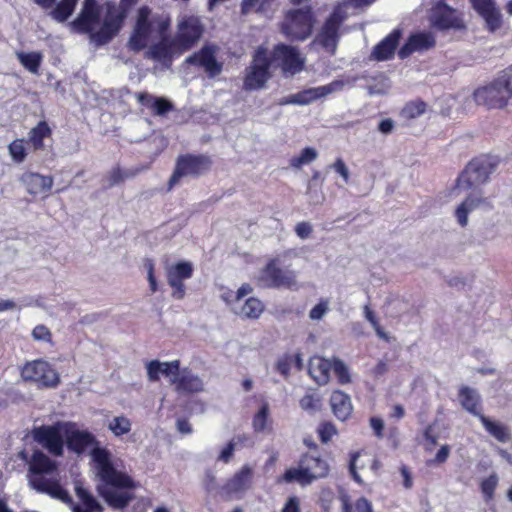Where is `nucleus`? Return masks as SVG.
I'll use <instances>...</instances> for the list:
<instances>
[{
	"instance_id": "052dcab7",
	"label": "nucleus",
	"mask_w": 512,
	"mask_h": 512,
	"mask_svg": "<svg viewBox=\"0 0 512 512\" xmlns=\"http://www.w3.org/2000/svg\"><path fill=\"white\" fill-rule=\"evenodd\" d=\"M235 446H236V443H235V441H234V439H233V440H231V441L227 444V446H226V447L221 451V453H220V455H219L218 459H219V460H221V461H223V462H226V463H227V462H229V461H230V459H231V457H232V455H233V452H234V450H235Z\"/></svg>"
},
{
	"instance_id": "13d9d810",
	"label": "nucleus",
	"mask_w": 512,
	"mask_h": 512,
	"mask_svg": "<svg viewBox=\"0 0 512 512\" xmlns=\"http://www.w3.org/2000/svg\"><path fill=\"white\" fill-rule=\"evenodd\" d=\"M295 233L301 239H307L312 233V226L308 222H299L295 226Z\"/></svg>"
},
{
	"instance_id": "603ef678",
	"label": "nucleus",
	"mask_w": 512,
	"mask_h": 512,
	"mask_svg": "<svg viewBox=\"0 0 512 512\" xmlns=\"http://www.w3.org/2000/svg\"><path fill=\"white\" fill-rule=\"evenodd\" d=\"M134 175L135 173L132 171H122L118 167L113 168L107 176L108 187L117 185L123 182L125 179L133 177Z\"/></svg>"
},
{
	"instance_id": "9d476101",
	"label": "nucleus",
	"mask_w": 512,
	"mask_h": 512,
	"mask_svg": "<svg viewBox=\"0 0 512 512\" xmlns=\"http://www.w3.org/2000/svg\"><path fill=\"white\" fill-rule=\"evenodd\" d=\"M201 19L194 15L183 16L178 20L177 31L173 37L183 53L194 47L204 33Z\"/></svg>"
},
{
	"instance_id": "f257e3e1",
	"label": "nucleus",
	"mask_w": 512,
	"mask_h": 512,
	"mask_svg": "<svg viewBox=\"0 0 512 512\" xmlns=\"http://www.w3.org/2000/svg\"><path fill=\"white\" fill-rule=\"evenodd\" d=\"M125 19L114 2L99 6L96 0H84L81 12L72 25L77 31L90 33L91 41L100 46L119 33Z\"/></svg>"
},
{
	"instance_id": "ddd939ff",
	"label": "nucleus",
	"mask_w": 512,
	"mask_h": 512,
	"mask_svg": "<svg viewBox=\"0 0 512 512\" xmlns=\"http://www.w3.org/2000/svg\"><path fill=\"white\" fill-rule=\"evenodd\" d=\"M270 61L267 56V50L259 47L253 57L250 67L244 80V87L248 90L260 89L270 78Z\"/></svg>"
},
{
	"instance_id": "8fccbe9b",
	"label": "nucleus",
	"mask_w": 512,
	"mask_h": 512,
	"mask_svg": "<svg viewBox=\"0 0 512 512\" xmlns=\"http://www.w3.org/2000/svg\"><path fill=\"white\" fill-rule=\"evenodd\" d=\"M498 485V476L496 474L490 475L488 478L482 480L480 484L481 492L484 494L486 501L493 498L494 491Z\"/></svg>"
},
{
	"instance_id": "4d7b16f0",
	"label": "nucleus",
	"mask_w": 512,
	"mask_h": 512,
	"mask_svg": "<svg viewBox=\"0 0 512 512\" xmlns=\"http://www.w3.org/2000/svg\"><path fill=\"white\" fill-rule=\"evenodd\" d=\"M32 336L37 341L50 342L52 335L50 330L44 325L36 326L32 331Z\"/></svg>"
},
{
	"instance_id": "aec40b11",
	"label": "nucleus",
	"mask_w": 512,
	"mask_h": 512,
	"mask_svg": "<svg viewBox=\"0 0 512 512\" xmlns=\"http://www.w3.org/2000/svg\"><path fill=\"white\" fill-rule=\"evenodd\" d=\"M474 10L484 19L487 28L495 31L502 26V14L495 0H469Z\"/></svg>"
},
{
	"instance_id": "e433bc0d",
	"label": "nucleus",
	"mask_w": 512,
	"mask_h": 512,
	"mask_svg": "<svg viewBox=\"0 0 512 512\" xmlns=\"http://www.w3.org/2000/svg\"><path fill=\"white\" fill-rule=\"evenodd\" d=\"M479 419L487 432L500 442H507L510 439L508 428L500 422L492 421L485 415H479Z\"/></svg>"
},
{
	"instance_id": "f3484780",
	"label": "nucleus",
	"mask_w": 512,
	"mask_h": 512,
	"mask_svg": "<svg viewBox=\"0 0 512 512\" xmlns=\"http://www.w3.org/2000/svg\"><path fill=\"white\" fill-rule=\"evenodd\" d=\"M217 52L218 47L216 45L206 44L198 52L187 57L186 63L200 66L209 77H216L222 71V63L216 59Z\"/></svg>"
},
{
	"instance_id": "49530a36",
	"label": "nucleus",
	"mask_w": 512,
	"mask_h": 512,
	"mask_svg": "<svg viewBox=\"0 0 512 512\" xmlns=\"http://www.w3.org/2000/svg\"><path fill=\"white\" fill-rule=\"evenodd\" d=\"M300 407L310 413H315L321 409L322 399L314 394H306L299 401Z\"/></svg>"
},
{
	"instance_id": "4be33fe9",
	"label": "nucleus",
	"mask_w": 512,
	"mask_h": 512,
	"mask_svg": "<svg viewBox=\"0 0 512 512\" xmlns=\"http://www.w3.org/2000/svg\"><path fill=\"white\" fill-rule=\"evenodd\" d=\"M252 480L253 469L249 465H244L225 483L222 490L228 496L241 494L251 488Z\"/></svg>"
},
{
	"instance_id": "de8ad7c7",
	"label": "nucleus",
	"mask_w": 512,
	"mask_h": 512,
	"mask_svg": "<svg viewBox=\"0 0 512 512\" xmlns=\"http://www.w3.org/2000/svg\"><path fill=\"white\" fill-rule=\"evenodd\" d=\"M332 369L340 384H348L351 382L348 367L342 360L338 358H332Z\"/></svg>"
},
{
	"instance_id": "37998d69",
	"label": "nucleus",
	"mask_w": 512,
	"mask_h": 512,
	"mask_svg": "<svg viewBox=\"0 0 512 512\" xmlns=\"http://www.w3.org/2000/svg\"><path fill=\"white\" fill-rule=\"evenodd\" d=\"M17 58L20 63L28 69L32 73H37L40 63H41V54L37 52L24 53L18 52Z\"/></svg>"
},
{
	"instance_id": "c85d7f7f",
	"label": "nucleus",
	"mask_w": 512,
	"mask_h": 512,
	"mask_svg": "<svg viewBox=\"0 0 512 512\" xmlns=\"http://www.w3.org/2000/svg\"><path fill=\"white\" fill-rule=\"evenodd\" d=\"M330 405L335 417L341 421L348 419L353 410L350 396L340 390L332 392Z\"/></svg>"
},
{
	"instance_id": "4c0bfd02",
	"label": "nucleus",
	"mask_w": 512,
	"mask_h": 512,
	"mask_svg": "<svg viewBox=\"0 0 512 512\" xmlns=\"http://www.w3.org/2000/svg\"><path fill=\"white\" fill-rule=\"evenodd\" d=\"M51 129L45 121H40L29 132V142L33 145L34 150H43L45 138L51 137Z\"/></svg>"
},
{
	"instance_id": "6ab92c4d",
	"label": "nucleus",
	"mask_w": 512,
	"mask_h": 512,
	"mask_svg": "<svg viewBox=\"0 0 512 512\" xmlns=\"http://www.w3.org/2000/svg\"><path fill=\"white\" fill-rule=\"evenodd\" d=\"M156 41L149 47L147 57L159 61L167 67L171 65L174 55L183 53L175 39L168 37L167 34L159 37Z\"/></svg>"
},
{
	"instance_id": "f8f14e48",
	"label": "nucleus",
	"mask_w": 512,
	"mask_h": 512,
	"mask_svg": "<svg viewBox=\"0 0 512 512\" xmlns=\"http://www.w3.org/2000/svg\"><path fill=\"white\" fill-rule=\"evenodd\" d=\"M344 18L341 8H336L321 27L313 44L320 46L329 54H334L339 40V28Z\"/></svg>"
},
{
	"instance_id": "bf43d9fd",
	"label": "nucleus",
	"mask_w": 512,
	"mask_h": 512,
	"mask_svg": "<svg viewBox=\"0 0 512 512\" xmlns=\"http://www.w3.org/2000/svg\"><path fill=\"white\" fill-rule=\"evenodd\" d=\"M450 454V447L448 445H443L439 451L437 452L435 458L431 460L430 464H442L446 462Z\"/></svg>"
},
{
	"instance_id": "a19ab883",
	"label": "nucleus",
	"mask_w": 512,
	"mask_h": 512,
	"mask_svg": "<svg viewBox=\"0 0 512 512\" xmlns=\"http://www.w3.org/2000/svg\"><path fill=\"white\" fill-rule=\"evenodd\" d=\"M132 423L129 418L124 415L114 417L108 423V429L116 437H121L131 431Z\"/></svg>"
},
{
	"instance_id": "39448f33",
	"label": "nucleus",
	"mask_w": 512,
	"mask_h": 512,
	"mask_svg": "<svg viewBox=\"0 0 512 512\" xmlns=\"http://www.w3.org/2000/svg\"><path fill=\"white\" fill-rule=\"evenodd\" d=\"M474 102L487 110L504 109L512 99V75L504 74L480 86L472 94Z\"/></svg>"
},
{
	"instance_id": "2f4dec72",
	"label": "nucleus",
	"mask_w": 512,
	"mask_h": 512,
	"mask_svg": "<svg viewBox=\"0 0 512 512\" xmlns=\"http://www.w3.org/2000/svg\"><path fill=\"white\" fill-rule=\"evenodd\" d=\"M75 492L80 503L73 507V512H103V506L88 490L76 484Z\"/></svg>"
},
{
	"instance_id": "72a5a7b5",
	"label": "nucleus",
	"mask_w": 512,
	"mask_h": 512,
	"mask_svg": "<svg viewBox=\"0 0 512 512\" xmlns=\"http://www.w3.org/2000/svg\"><path fill=\"white\" fill-rule=\"evenodd\" d=\"M485 199L481 196L470 194L466 199L456 208L455 216L460 226L465 227L468 224V215L470 212L478 208Z\"/></svg>"
},
{
	"instance_id": "e2e57ef3",
	"label": "nucleus",
	"mask_w": 512,
	"mask_h": 512,
	"mask_svg": "<svg viewBox=\"0 0 512 512\" xmlns=\"http://www.w3.org/2000/svg\"><path fill=\"white\" fill-rule=\"evenodd\" d=\"M370 426L378 438L383 437L384 422L381 418L372 417L370 419Z\"/></svg>"
},
{
	"instance_id": "ea45409f",
	"label": "nucleus",
	"mask_w": 512,
	"mask_h": 512,
	"mask_svg": "<svg viewBox=\"0 0 512 512\" xmlns=\"http://www.w3.org/2000/svg\"><path fill=\"white\" fill-rule=\"evenodd\" d=\"M283 480L287 483L298 482L301 485H308L313 482L300 461L298 467L286 470Z\"/></svg>"
},
{
	"instance_id": "79ce46f5",
	"label": "nucleus",
	"mask_w": 512,
	"mask_h": 512,
	"mask_svg": "<svg viewBox=\"0 0 512 512\" xmlns=\"http://www.w3.org/2000/svg\"><path fill=\"white\" fill-rule=\"evenodd\" d=\"M78 0H61L50 14L58 22H64L71 16Z\"/></svg>"
},
{
	"instance_id": "4468645a",
	"label": "nucleus",
	"mask_w": 512,
	"mask_h": 512,
	"mask_svg": "<svg viewBox=\"0 0 512 512\" xmlns=\"http://www.w3.org/2000/svg\"><path fill=\"white\" fill-rule=\"evenodd\" d=\"M211 167V160L204 155H183L178 157L176 168L170 178V188L175 185L181 177L198 176Z\"/></svg>"
},
{
	"instance_id": "412c9836",
	"label": "nucleus",
	"mask_w": 512,
	"mask_h": 512,
	"mask_svg": "<svg viewBox=\"0 0 512 512\" xmlns=\"http://www.w3.org/2000/svg\"><path fill=\"white\" fill-rule=\"evenodd\" d=\"M21 184L26 192L32 196L47 194L54 183L52 176L41 175L36 172H25L20 177Z\"/></svg>"
},
{
	"instance_id": "6e6552de",
	"label": "nucleus",
	"mask_w": 512,
	"mask_h": 512,
	"mask_svg": "<svg viewBox=\"0 0 512 512\" xmlns=\"http://www.w3.org/2000/svg\"><path fill=\"white\" fill-rule=\"evenodd\" d=\"M313 23L309 8L291 10L286 14L281 30L291 40H305L312 32Z\"/></svg>"
},
{
	"instance_id": "b1692460",
	"label": "nucleus",
	"mask_w": 512,
	"mask_h": 512,
	"mask_svg": "<svg viewBox=\"0 0 512 512\" xmlns=\"http://www.w3.org/2000/svg\"><path fill=\"white\" fill-rule=\"evenodd\" d=\"M171 383L175 385V390L178 393H200L204 391L203 380L188 369L179 371L174 378H171Z\"/></svg>"
},
{
	"instance_id": "3c124183",
	"label": "nucleus",
	"mask_w": 512,
	"mask_h": 512,
	"mask_svg": "<svg viewBox=\"0 0 512 512\" xmlns=\"http://www.w3.org/2000/svg\"><path fill=\"white\" fill-rule=\"evenodd\" d=\"M269 417V406L267 403L263 404L258 413L254 416L253 427L255 431H263L267 427Z\"/></svg>"
},
{
	"instance_id": "c756f323",
	"label": "nucleus",
	"mask_w": 512,
	"mask_h": 512,
	"mask_svg": "<svg viewBox=\"0 0 512 512\" xmlns=\"http://www.w3.org/2000/svg\"><path fill=\"white\" fill-rule=\"evenodd\" d=\"M136 97L140 104L151 109L157 116H164L174 109L173 103L163 97H156L146 92L138 93Z\"/></svg>"
},
{
	"instance_id": "dca6fc26",
	"label": "nucleus",
	"mask_w": 512,
	"mask_h": 512,
	"mask_svg": "<svg viewBox=\"0 0 512 512\" xmlns=\"http://www.w3.org/2000/svg\"><path fill=\"white\" fill-rule=\"evenodd\" d=\"M273 62L282 70L285 76H293L304 68V59L300 56L297 48L279 44L272 52Z\"/></svg>"
},
{
	"instance_id": "a211bd4d",
	"label": "nucleus",
	"mask_w": 512,
	"mask_h": 512,
	"mask_svg": "<svg viewBox=\"0 0 512 512\" xmlns=\"http://www.w3.org/2000/svg\"><path fill=\"white\" fill-rule=\"evenodd\" d=\"M193 274V265L189 261H181L166 268V278L168 284L172 287V297L182 299L185 296V285L183 282L191 278Z\"/></svg>"
},
{
	"instance_id": "bb28decb",
	"label": "nucleus",
	"mask_w": 512,
	"mask_h": 512,
	"mask_svg": "<svg viewBox=\"0 0 512 512\" xmlns=\"http://www.w3.org/2000/svg\"><path fill=\"white\" fill-rule=\"evenodd\" d=\"M147 374L148 379L150 381H158L160 375H164L166 377L174 378L180 369V362L178 360H174L171 362H160L158 360H153L147 363Z\"/></svg>"
},
{
	"instance_id": "5701e85b",
	"label": "nucleus",
	"mask_w": 512,
	"mask_h": 512,
	"mask_svg": "<svg viewBox=\"0 0 512 512\" xmlns=\"http://www.w3.org/2000/svg\"><path fill=\"white\" fill-rule=\"evenodd\" d=\"M430 21L439 29L459 27L460 22L456 16L455 10L443 2L437 3L431 9Z\"/></svg>"
},
{
	"instance_id": "09e8293b",
	"label": "nucleus",
	"mask_w": 512,
	"mask_h": 512,
	"mask_svg": "<svg viewBox=\"0 0 512 512\" xmlns=\"http://www.w3.org/2000/svg\"><path fill=\"white\" fill-rule=\"evenodd\" d=\"M8 149L12 159L15 162L21 163L24 161L26 157V148L23 139L14 140L12 143H10Z\"/></svg>"
},
{
	"instance_id": "473e14b6",
	"label": "nucleus",
	"mask_w": 512,
	"mask_h": 512,
	"mask_svg": "<svg viewBox=\"0 0 512 512\" xmlns=\"http://www.w3.org/2000/svg\"><path fill=\"white\" fill-rule=\"evenodd\" d=\"M98 492L115 509H123L134 498L130 491H118L108 487H98Z\"/></svg>"
},
{
	"instance_id": "7c9ffc66",
	"label": "nucleus",
	"mask_w": 512,
	"mask_h": 512,
	"mask_svg": "<svg viewBox=\"0 0 512 512\" xmlns=\"http://www.w3.org/2000/svg\"><path fill=\"white\" fill-rule=\"evenodd\" d=\"M400 38L401 31L399 29L394 30L378 45L375 46L372 52V57L379 61L391 58L394 55L395 49L398 46Z\"/></svg>"
},
{
	"instance_id": "c9c22d12",
	"label": "nucleus",
	"mask_w": 512,
	"mask_h": 512,
	"mask_svg": "<svg viewBox=\"0 0 512 512\" xmlns=\"http://www.w3.org/2000/svg\"><path fill=\"white\" fill-rule=\"evenodd\" d=\"M237 315L247 319H257L264 311V304L255 297L248 298L239 308H234Z\"/></svg>"
},
{
	"instance_id": "7ed1b4c3",
	"label": "nucleus",
	"mask_w": 512,
	"mask_h": 512,
	"mask_svg": "<svg viewBox=\"0 0 512 512\" xmlns=\"http://www.w3.org/2000/svg\"><path fill=\"white\" fill-rule=\"evenodd\" d=\"M170 25L171 19L168 15L155 13L148 6L140 7L128 40L129 49L135 52L141 51L150 42L165 36Z\"/></svg>"
},
{
	"instance_id": "58836bf2",
	"label": "nucleus",
	"mask_w": 512,
	"mask_h": 512,
	"mask_svg": "<svg viewBox=\"0 0 512 512\" xmlns=\"http://www.w3.org/2000/svg\"><path fill=\"white\" fill-rule=\"evenodd\" d=\"M342 512H373L371 503L364 497L359 498L354 504L350 503L349 496L342 493L339 497Z\"/></svg>"
},
{
	"instance_id": "a18cd8bd",
	"label": "nucleus",
	"mask_w": 512,
	"mask_h": 512,
	"mask_svg": "<svg viewBox=\"0 0 512 512\" xmlns=\"http://www.w3.org/2000/svg\"><path fill=\"white\" fill-rule=\"evenodd\" d=\"M426 103L421 100H416L407 103L401 111L402 117L405 119H414L421 116L426 111Z\"/></svg>"
},
{
	"instance_id": "cd10ccee",
	"label": "nucleus",
	"mask_w": 512,
	"mask_h": 512,
	"mask_svg": "<svg viewBox=\"0 0 512 512\" xmlns=\"http://www.w3.org/2000/svg\"><path fill=\"white\" fill-rule=\"evenodd\" d=\"M300 462L312 481L324 478L329 473L328 463L319 456L305 454L301 457Z\"/></svg>"
},
{
	"instance_id": "864d4df0",
	"label": "nucleus",
	"mask_w": 512,
	"mask_h": 512,
	"mask_svg": "<svg viewBox=\"0 0 512 512\" xmlns=\"http://www.w3.org/2000/svg\"><path fill=\"white\" fill-rule=\"evenodd\" d=\"M329 310V300L321 299L309 312L311 320H321Z\"/></svg>"
},
{
	"instance_id": "423d86ee",
	"label": "nucleus",
	"mask_w": 512,
	"mask_h": 512,
	"mask_svg": "<svg viewBox=\"0 0 512 512\" xmlns=\"http://www.w3.org/2000/svg\"><path fill=\"white\" fill-rule=\"evenodd\" d=\"M499 160L496 157L483 155L471 160L457 179V190H469L484 184L496 170Z\"/></svg>"
},
{
	"instance_id": "2eb2a0df",
	"label": "nucleus",
	"mask_w": 512,
	"mask_h": 512,
	"mask_svg": "<svg viewBox=\"0 0 512 512\" xmlns=\"http://www.w3.org/2000/svg\"><path fill=\"white\" fill-rule=\"evenodd\" d=\"M356 81V78L344 80H335L327 85L309 88L291 95L287 100L281 102V104H300L306 105L317 99L326 97L329 94L341 91L345 85H352Z\"/></svg>"
},
{
	"instance_id": "f704fd0d",
	"label": "nucleus",
	"mask_w": 512,
	"mask_h": 512,
	"mask_svg": "<svg viewBox=\"0 0 512 512\" xmlns=\"http://www.w3.org/2000/svg\"><path fill=\"white\" fill-rule=\"evenodd\" d=\"M459 398L462 407L477 416L482 415L478 409L480 405V395L475 389L467 386H462L459 390Z\"/></svg>"
},
{
	"instance_id": "1a4fd4ad",
	"label": "nucleus",
	"mask_w": 512,
	"mask_h": 512,
	"mask_svg": "<svg viewBox=\"0 0 512 512\" xmlns=\"http://www.w3.org/2000/svg\"><path fill=\"white\" fill-rule=\"evenodd\" d=\"M70 422H57L51 426H40L33 431L34 439L50 453L60 456L63 453L64 439L67 440V428Z\"/></svg>"
},
{
	"instance_id": "393cba45",
	"label": "nucleus",
	"mask_w": 512,
	"mask_h": 512,
	"mask_svg": "<svg viewBox=\"0 0 512 512\" xmlns=\"http://www.w3.org/2000/svg\"><path fill=\"white\" fill-rule=\"evenodd\" d=\"M435 45V39L431 33H419L409 37L406 44L399 50L398 55L404 59L416 51H424Z\"/></svg>"
},
{
	"instance_id": "774afa93",
	"label": "nucleus",
	"mask_w": 512,
	"mask_h": 512,
	"mask_svg": "<svg viewBox=\"0 0 512 512\" xmlns=\"http://www.w3.org/2000/svg\"><path fill=\"white\" fill-rule=\"evenodd\" d=\"M177 430L182 434H190L192 427L187 419L179 418L176 422Z\"/></svg>"
},
{
	"instance_id": "9b49d317",
	"label": "nucleus",
	"mask_w": 512,
	"mask_h": 512,
	"mask_svg": "<svg viewBox=\"0 0 512 512\" xmlns=\"http://www.w3.org/2000/svg\"><path fill=\"white\" fill-rule=\"evenodd\" d=\"M24 381L34 382L40 387H56L59 375L52 366L44 360H34L26 363L21 370Z\"/></svg>"
},
{
	"instance_id": "69168bd1",
	"label": "nucleus",
	"mask_w": 512,
	"mask_h": 512,
	"mask_svg": "<svg viewBox=\"0 0 512 512\" xmlns=\"http://www.w3.org/2000/svg\"><path fill=\"white\" fill-rule=\"evenodd\" d=\"M394 126H395V122L390 118H386V119H383L380 121V123L378 125V130L382 134L387 135L393 131Z\"/></svg>"
},
{
	"instance_id": "c03bdc74",
	"label": "nucleus",
	"mask_w": 512,
	"mask_h": 512,
	"mask_svg": "<svg viewBox=\"0 0 512 512\" xmlns=\"http://www.w3.org/2000/svg\"><path fill=\"white\" fill-rule=\"evenodd\" d=\"M318 156V152L313 147L304 148L299 156L290 159V166L293 168H300L302 165L313 162Z\"/></svg>"
},
{
	"instance_id": "20e7f679",
	"label": "nucleus",
	"mask_w": 512,
	"mask_h": 512,
	"mask_svg": "<svg viewBox=\"0 0 512 512\" xmlns=\"http://www.w3.org/2000/svg\"><path fill=\"white\" fill-rule=\"evenodd\" d=\"M30 485L63 502H71L69 493L60 485L55 464L42 452H35L29 466Z\"/></svg>"
},
{
	"instance_id": "0eeeda50",
	"label": "nucleus",
	"mask_w": 512,
	"mask_h": 512,
	"mask_svg": "<svg viewBox=\"0 0 512 512\" xmlns=\"http://www.w3.org/2000/svg\"><path fill=\"white\" fill-rule=\"evenodd\" d=\"M256 283L261 288H286L296 290L297 276L292 270H283L279 267L278 259L270 260L256 277Z\"/></svg>"
},
{
	"instance_id": "338daca9",
	"label": "nucleus",
	"mask_w": 512,
	"mask_h": 512,
	"mask_svg": "<svg viewBox=\"0 0 512 512\" xmlns=\"http://www.w3.org/2000/svg\"><path fill=\"white\" fill-rule=\"evenodd\" d=\"M388 371V363L387 361L380 360L375 367L372 369V374L374 377H380L384 375Z\"/></svg>"
},
{
	"instance_id": "f03ea898",
	"label": "nucleus",
	"mask_w": 512,
	"mask_h": 512,
	"mask_svg": "<svg viewBox=\"0 0 512 512\" xmlns=\"http://www.w3.org/2000/svg\"><path fill=\"white\" fill-rule=\"evenodd\" d=\"M67 447L77 453L91 449V457L95 463L98 476L107 484L117 488H133V480L125 473L118 471L112 462V454L98 446L95 436L87 430H80L70 422L67 428Z\"/></svg>"
},
{
	"instance_id": "5fc2aeb1",
	"label": "nucleus",
	"mask_w": 512,
	"mask_h": 512,
	"mask_svg": "<svg viewBox=\"0 0 512 512\" xmlns=\"http://www.w3.org/2000/svg\"><path fill=\"white\" fill-rule=\"evenodd\" d=\"M336 428L332 423H322L318 428V433L321 441L327 443L336 434Z\"/></svg>"
},
{
	"instance_id": "680f3d73",
	"label": "nucleus",
	"mask_w": 512,
	"mask_h": 512,
	"mask_svg": "<svg viewBox=\"0 0 512 512\" xmlns=\"http://www.w3.org/2000/svg\"><path fill=\"white\" fill-rule=\"evenodd\" d=\"M137 3L138 0H120L119 4H116V9L127 18L129 12Z\"/></svg>"
},
{
	"instance_id": "6e6d98bb",
	"label": "nucleus",
	"mask_w": 512,
	"mask_h": 512,
	"mask_svg": "<svg viewBox=\"0 0 512 512\" xmlns=\"http://www.w3.org/2000/svg\"><path fill=\"white\" fill-rule=\"evenodd\" d=\"M336 173H338L345 183L349 182L350 172L342 158H337L336 161L330 166Z\"/></svg>"
},
{
	"instance_id": "a878e982",
	"label": "nucleus",
	"mask_w": 512,
	"mask_h": 512,
	"mask_svg": "<svg viewBox=\"0 0 512 512\" xmlns=\"http://www.w3.org/2000/svg\"><path fill=\"white\" fill-rule=\"evenodd\" d=\"M332 359L315 356L309 361L308 372L318 385H326L330 381Z\"/></svg>"
},
{
	"instance_id": "0e129e2a",
	"label": "nucleus",
	"mask_w": 512,
	"mask_h": 512,
	"mask_svg": "<svg viewBox=\"0 0 512 512\" xmlns=\"http://www.w3.org/2000/svg\"><path fill=\"white\" fill-rule=\"evenodd\" d=\"M282 512H300V502L295 496L290 497L285 503Z\"/></svg>"
}]
</instances>
